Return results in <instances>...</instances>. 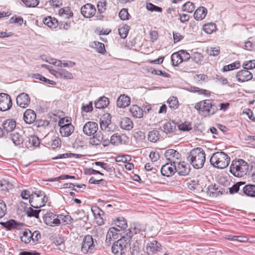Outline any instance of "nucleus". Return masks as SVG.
I'll use <instances>...</instances> for the list:
<instances>
[{
    "label": "nucleus",
    "instance_id": "f257e3e1",
    "mask_svg": "<svg viewBox=\"0 0 255 255\" xmlns=\"http://www.w3.org/2000/svg\"><path fill=\"white\" fill-rule=\"evenodd\" d=\"M206 160V154L204 150L201 147L192 149L187 156V160L194 168H201Z\"/></svg>",
    "mask_w": 255,
    "mask_h": 255
},
{
    "label": "nucleus",
    "instance_id": "f03ea898",
    "mask_svg": "<svg viewBox=\"0 0 255 255\" xmlns=\"http://www.w3.org/2000/svg\"><path fill=\"white\" fill-rule=\"evenodd\" d=\"M210 162L213 167L218 169H224L229 164L230 158L223 151L216 152L211 156Z\"/></svg>",
    "mask_w": 255,
    "mask_h": 255
},
{
    "label": "nucleus",
    "instance_id": "7ed1b4c3",
    "mask_svg": "<svg viewBox=\"0 0 255 255\" xmlns=\"http://www.w3.org/2000/svg\"><path fill=\"white\" fill-rule=\"evenodd\" d=\"M249 169L248 163L243 159L234 160L230 166V172L238 177L246 175Z\"/></svg>",
    "mask_w": 255,
    "mask_h": 255
},
{
    "label": "nucleus",
    "instance_id": "20e7f679",
    "mask_svg": "<svg viewBox=\"0 0 255 255\" xmlns=\"http://www.w3.org/2000/svg\"><path fill=\"white\" fill-rule=\"evenodd\" d=\"M48 198L45 193L42 191L32 192L29 203L33 208H39L44 206Z\"/></svg>",
    "mask_w": 255,
    "mask_h": 255
},
{
    "label": "nucleus",
    "instance_id": "39448f33",
    "mask_svg": "<svg viewBox=\"0 0 255 255\" xmlns=\"http://www.w3.org/2000/svg\"><path fill=\"white\" fill-rule=\"evenodd\" d=\"M194 108L197 111H201L209 116L214 115L218 111V108L210 100H205L197 103Z\"/></svg>",
    "mask_w": 255,
    "mask_h": 255
},
{
    "label": "nucleus",
    "instance_id": "423d86ee",
    "mask_svg": "<svg viewBox=\"0 0 255 255\" xmlns=\"http://www.w3.org/2000/svg\"><path fill=\"white\" fill-rule=\"evenodd\" d=\"M129 246L128 241L126 240L125 237L123 236L113 244L112 251L115 255H125Z\"/></svg>",
    "mask_w": 255,
    "mask_h": 255
},
{
    "label": "nucleus",
    "instance_id": "0eeeda50",
    "mask_svg": "<svg viewBox=\"0 0 255 255\" xmlns=\"http://www.w3.org/2000/svg\"><path fill=\"white\" fill-rule=\"evenodd\" d=\"M12 105L10 96L5 93L0 94V111H6L10 109Z\"/></svg>",
    "mask_w": 255,
    "mask_h": 255
},
{
    "label": "nucleus",
    "instance_id": "6e6552de",
    "mask_svg": "<svg viewBox=\"0 0 255 255\" xmlns=\"http://www.w3.org/2000/svg\"><path fill=\"white\" fill-rule=\"evenodd\" d=\"M176 171L175 162L166 163L163 165L160 172L163 176L169 177L173 175Z\"/></svg>",
    "mask_w": 255,
    "mask_h": 255
},
{
    "label": "nucleus",
    "instance_id": "1a4fd4ad",
    "mask_svg": "<svg viewBox=\"0 0 255 255\" xmlns=\"http://www.w3.org/2000/svg\"><path fill=\"white\" fill-rule=\"evenodd\" d=\"M45 224L50 226H55L60 224V219L58 215L54 214L52 213H48L45 214L43 218Z\"/></svg>",
    "mask_w": 255,
    "mask_h": 255
},
{
    "label": "nucleus",
    "instance_id": "9d476101",
    "mask_svg": "<svg viewBox=\"0 0 255 255\" xmlns=\"http://www.w3.org/2000/svg\"><path fill=\"white\" fill-rule=\"evenodd\" d=\"M95 247L93 239L91 236L87 235L85 237L81 247V251L84 254H87L92 251Z\"/></svg>",
    "mask_w": 255,
    "mask_h": 255
},
{
    "label": "nucleus",
    "instance_id": "9b49d317",
    "mask_svg": "<svg viewBox=\"0 0 255 255\" xmlns=\"http://www.w3.org/2000/svg\"><path fill=\"white\" fill-rule=\"evenodd\" d=\"M98 129L97 123L94 122H87L83 128V131L84 134L90 136L96 133Z\"/></svg>",
    "mask_w": 255,
    "mask_h": 255
},
{
    "label": "nucleus",
    "instance_id": "f8f14e48",
    "mask_svg": "<svg viewBox=\"0 0 255 255\" xmlns=\"http://www.w3.org/2000/svg\"><path fill=\"white\" fill-rule=\"evenodd\" d=\"M16 102L19 107L26 108L30 104V98L27 94L21 93L17 96Z\"/></svg>",
    "mask_w": 255,
    "mask_h": 255
},
{
    "label": "nucleus",
    "instance_id": "ddd939ff",
    "mask_svg": "<svg viewBox=\"0 0 255 255\" xmlns=\"http://www.w3.org/2000/svg\"><path fill=\"white\" fill-rule=\"evenodd\" d=\"M96 11V8L91 3H87L81 8V14L86 18L92 17L95 14Z\"/></svg>",
    "mask_w": 255,
    "mask_h": 255
},
{
    "label": "nucleus",
    "instance_id": "4468645a",
    "mask_svg": "<svg viewBox=\"0 0 255 255\" xmlns=\"http://www.w3.org/2000/svg\"><path fill=\"white\" fill-rule=\"evenodd\" d=\"M236 77L239 82H245L253 79V75L250 71L244 69L237 72Z\"/></svg>",
    "mask_w": 255,
    "mask_h": 255
},
{
    "label": "nucleus",
    "instance_id": "2eb2a0df",
    "mask_svg": "<svg viewBox=\"0 0 255 255\" xmlns=\"http://www.w3.org/2000/svg\"><path fill=\"white\" fill-rule=\"evenodd\" d=\"M160 244L153 238L149 239L146 243V250L148 254L154 253L158 251L160 248Z\"/></svg>",
    "mask_w": 255,
    "mask_h": 255
},
{
    "label": "nucleus",
    "instance_id": "dca6fc26",
    "mask_svg": "<svg viewBox=\"0 0 255 255\" xmlns=\"http://www.w3.org/2000/svg\"><path fill=\"white\" fill-rule=\"evenodd\" d=\"M51 73L57 78L71 79L73 78L72 74L64 69H58L57 70L49 69Z\"/></svg>",
    "mask_w": 255,
    "mask_h": 255
},
{
    "label": "nucleus",
    "instance_id": "f3484780",
    "mask_svg": "<svg viewBox=\"0 0 255 255\" xmlns=\"http://www.w3.org/2000/svg\"><path fill=\"white\" fill-rule=\"evenodd\" d=\"M4 133L12 131L16 127V122L12 119H7L2 124Z\"/></svg>",
    "mask_w": 255,
    "mask_h": 255
},
{
    "label": "nucleus",
    "instance_id": "a211bd4d",
    "mask_svg": "<svg viewBox=\"0 0 255 255\" xmlns=\"http://www.w3.org/2000/svg\"><path fill=\"white\" fill-rule=\"evenodd\" d=\"M36 115L34 111L27 109L23 114V120L28 124L33 123L36 119Z\"/></svg>",
    "mask_w": 255,
    "mask_h": 255
},
{
    "label": "nucleus",
    "instance_id": "6ab92c4d",
    "mask_svg": "<svg viewBox=\"0 0 255 255\" xmlns=\"http://www.w3.org/2000/svg\"><path fill=\"white\" fill-rule=\"evenodd\" d=\"M74 129L75 128L71 123L69 124H67L66 126H63L62 128H60L59 132L62 136L68 137L72 134Z\"/></svg>",
    "mask_w": 255,
    "mask_h": 255
},
{
    "label": "nucleus",
    "instance_id": "aec40b11",
    "mask_svg": "<svg viewBox=\"0 0 255 255\" xmlns=\"http://www.w3.org/2000/svg\"><path fill=\"white\" fill-rule=\"evenodd\" d=\"M130 98L125 94L121 95L117 101V105L119 108H126L129 105Z\"/></svg>",
    "mask_w": 255,
    "mask_h": 255
},
{
    "label": "nucleus",
    "instance_id": "412c9836",
    "mask_svg": "<svg viewBox=\"0 0 255 255\" xmlns=\"http://www.w3.org/2000/svg\"><path fill=\"white\" fill-rule=\"evenodd\" d=\"M207 193L210 197H216L219 194H223V190L221 187H216L215 186L210 185L208 187Z\"/></svg>",
    "mask_w": 255,
    "mask_h": 255
},
{
    "label": "nucleus",
    "instance_id": "4be33fe9",
    "mask_svg": "<svg viewBox=\"0 0 255 255\" xmlns=\"http://www.w3.org/2000/svg\"><path fill=\"white\" fill-rule=\"evenodd\" d=\"M92 211L97 219V223L101 225L104 224L102 216L104 215V212L98 207H93L91 208Z\"/></svg>",
    "mask_w": 255,
    "mask_h": 255
},
{
    "label": "nucleus",
    "instance_id": "5701e85b",
    "mask_svg": "<svg viewBox=\"0 0 255 255\" xmlns=\"http://www.w3.org/2000/svg\"><path fill=\"white\" fill-rule=\"evenodd\" d=\"M207 13V9L204 6H200L195 11L194 17L197 20L204 19Z\"/></svg>",
    "mask_w": 255,
    "mask_h": 255
},
{
    "label": "nucleus",
    "instance_id": "b1692460",
    "mask_svg": "<svg viewBox=\"0 0 255 255\" xmlns=\"http://www.w3.org/2000/svg\"><path fill=\"white\" fill-rule=\"evenodd\" d=\"M120 126L122 128L129 130L133 128V123L129 118L124 117L121 119Z\"/></svg>",
    "mask_w": 255,
    "mask_h": 255
},
{
    "label": "nucleus",
    "instance_id": "393cba45",
    "mask_svg": "<svg viewBox=\"0 0 255 255\" xmlns=\"http://www.w3.org/2000/svg\"><path fill=\"white\" fill-rule=\"evenodd\" d=\"M10 138L15 145H19L23 143L24 141L23 136L19 132L14 131L10 134Z\"/></svg>",
    "mask_w": 255,
    "mask_h": 255
},
{
    "label": "nucleus",
    "instance_id": "a878e982",
    "mask_svg": "<svg viewBox=\"0 0 255 255\" xmlns=\"http://www.w3.org/2000/svg\"><path fill=\"white\" fill-rule=\"evenodd\" d=\"M130 112L135 118H141L143 116V110L137 105H133L130 108Z\"/></svg>",
    "mask_w": 255,
    "mask_h": 255
},
{
    "label": "nucleus",
    "instance_id": "bb28decb",
    "mask_svg": "<svg viewBox=\"0 0 255 255\" xmlns=\"http://www.w3.org/2000/svg\"><path fill=\"white\" fill-rule=\"evenodd\" d=\"M109 104V99L103 97L100 98L98 100L95 101V107L96 108L101 109L106 108Z\"/></svg>",
    "mask_w": 255,
    "mask_h": 255
},
{
    "label": "nucleus",
    "instance_id": "cd10ccee",
    "mask_svg": "<svg viewBox=\"0 0 255 255\" xmlns=\"http://www.w3.org/2000/svg\"><path fill=\"white\" fill-rule=\"evenodd\" d=\"M176 127L174 122H166L163 125V131L166 134L172 133L176 129Z\"/></svg>",
    "mask_w": 255,
    "mask_h": 255
},
{
    "label": "nucleus",
    "instance_id": "c85d7f7f",
    "mask_svg": "<svg viewBox=\"0 0 255 255\" xmlns=\"http://www.w3.org/2000/svg\"><path fill=\"white\" fill-rule=\"evenodd\" d=\"M243 192L248 196L255 197V185L249 184L246 185L243 189Z\"/></svg>",
    "mask_w": 255,
    "mask_h": 255
},
{
    "label": "nucleus",
    "instance_id": "c756f323",
    "mask_svg": "<svg viewBox=\"0 0 255 255\" xmlns=\"http://www.w3.org/2000/svg\"><path fill=\"white\" fill-rule=\"evenodd\" d=\"M13 188V185L9 181L5 179L0 180V190L1 191H8Z\"/></svg>",
    "mask_w": 255,
    "mask_h": 255
},
{
    "label": "nucleus",
    "instance_id": "7c9ffc66",
    "mask_svg": "<svg viewBox=\"0 0 255 255\" xmlns=\"http://www.w3.org/2000/svg\"><path fill=\"white\" fill-rule=\"evenodd\" d=\"M31 231L28 229H25L22 233V235L21 236L20 239L22 242L25 244L30 243L32 241Z\"/></svg>",
    "mask_w": 255,
    "mask_h": 255
},
{
    "label": "nucleus",
    "instance_id": "2f4dec72",
    "mask_svg": "<svg viewBox=\"0 0 255 255\" xmlns=\"http://www.w3.org/2000/svg\"><path fill=\"white\" fill-rule=\"evenodd\" d=\"M115 224L119 232L125 230L127 227V221L123 217L118 218L115 221Z\"/></svg>",
    "mask_w": 255,
    "mask_h": 255
},
{
    "label": "nucleus",
    "instance_id": "473e14b6",
    "mask_svg": "<svg viewBox=\"0 0 255 255\" xmlns=\"http://www.w3.org/2000/svg\"><path fill=\"white\" fill-rule=\"evenodd\" d=\"M43 22L50 28H55L57 25V20L50 16L45 17L43 20Z\"/></svg>",
    "mask_w": 255,
    "mask_h": 255
},
{
    "label": "nucleus",
    "instance_id": "72a5a7b5",
    "mask_svg": "<svg viewBox=\"0 0 255 255\" xmlns=\"http://www.w3.org/2000/svg\"><path fill=\"white\" fill-rule=\"evenodd\" d=\"M191 59L197 64H202L204 61V56L202 53L194 52L191 55Z\"/></svg>",
    "mask_w": 255,
    "mask_h": 255
},
{
    "label": "nucleus",
    "instance_id": "f704fd0d",
    "mask_svg": "<svg viewBox=\"0 0 255 255\" xmlns=\"http://www.w3.org/2000/svg\"><path fill=\"white\" fill-rule=\"evenodd\" d=\"M111 121L109 120H102L101 119L100 121V128L101 129L103 130V133H107L110 131L111 128L109 127V125H110Z\"/></svg>",
    "mask_w": 255,
    "mask_h": 255
},
{
    "label": "nucleus",
    "instance_id": "c9c22d12",
    "mask_svg": "<svg viewBox=\"0 0 255 255\" xmlns=\"http://www.w3.org/2000/svg\"><path fill=\"white\" fill-rule=\"evenodd\" d=\"M181 58V57L180 54H179V52L174 53L171 55L172 65L174 66H178L179 64L182 62V60Z\"/></svg>",
    "mask_w": 255,
    "mask_h": 255
},
{
    "label": "nucleus",
    "instance_id": "e433bc0d",
    "mask_svg": "<svg viewBox=\"0 0 255 255\" xmlns=\"http://www.w3.org/2000/svg\"><path fill=\"white\" fill-rule=\"evenodd\" d=\"M92 46L96 48L97 51L102 54H104L106 52L105 45L102 43L94 41L93 42Z\"/></svg>",
    "mask_w": 255,
    "mask_h": 255
},
{
    "label": "nucleus",
    "instance_id": "4c0bfd02",
    "mask_svg": "<svg viewBox=\"0 0 255 255\" xmlns=\"http://www.w3.org/2000/svg\"><path fill=\"white\" fill-rule=\"evenodd\" d=\"M216 29V25L213 23H208L203 25V29L207 33L211 34Z\"/></svg>",
    "mask_w": 255,
    "mask_h": 255
},
{
    "label": "nucleus",
    "instance_id": "58836bf2",
    "mask_svg": "<svg viewBox=\"0 0 255 255\" xmlns=\"http://www.w3.org/2000/svg\"><path fill=\"white\" fill-rule=\"evenodd\" d=\"M159 131L157 130H153L148 133V140L151 142H155L159 139Z\"/></svg>",
    "mask_w": 255,
    "mask_h": 255
},
{
    "label": "nucleus",
    "instance_id": "ea45409f",
    "mask_svg": "<svg viewBox=\"0 0 255 255\" xmlns=\"http://www.w3.org/2000/svg\"><path fill=\"white\" fill-rule=\"evenodd\" d=\"M194 4L190 1H187L182 6V10L187 12L191 13L195 9Z\"/></svg>",
    "mask_w": 255,
    "mask_h": 255
},
{
    "label": "nucleus",
    "instance_id": "a19ab883",
    "mask_svg": "<svg viewBox=\"0 0 255 255\" xmlns=\"http://www.w3.org/2000/svg\"><path fill=\"white\" fill-rule=\"evenodd\" d=\"M207 53L210 56H216L220 52V48L219 46L215 47H208L206 50Z\"/></svg>",
    "mask_w": 255,
    "mask_h": 255
},
{
    "label": "nucleus",
    "instance_id": "79ce46f5",
    "mask_svg": "<svg viewBox=\"0 0 255 255\" xmlns=\"http://www.w3.org/2000/svg\"><path fill=\"white\" fill-rule=\"evenodd\" d=\"M103 132H98L95 135H94L101 143L104 142V145H106L110 142L108 138H106Z\"/></svg>",
    "mask_w": 255,
    "mask_h": 255
},
{
    "label": "nucleus",
    "instance_id": "37998d69",
    "mask_svg": "<svg viewBox=\"0 0 255 255\" xmlns=\"http://www.w3.org/2000/svg\"><path fill=\"white\" fill-rule=\"evenodd\" d=\"M41 210H34L32 207L28 208L26 210V213L28 217H34L36 218H39V213Z\"/></svg>",
    "mask_w": 255,
    "mask_h": 255
},
{
    "label": "nucleus",
    "instance_id": "c03bdc74",
    "mask_svg": "<svg viewBox=\"0 0 255 255\" xmlns=\"http://www.w3.org/2000/svg\"><path fill=\"white\" fill-rule=\"evenodd\" d=\"M129 30V26L124 25L119 29V33L121 38H126L127 37Z\"/></svg>",
    "mask_w": 255,
    "mask_h": 255
},
{
    "label": "nucleus",
    "instance_id": "a18cd8bd",
    "mask_svg": "<svg viewBox=\"0 0 255 255\" xmlns=\"http://www.w3.org/2000/svg\"><path fill=\"white\" fill-rule=\"evenodd\" d=\"M167 103L169 107L171 109H176L178 107V101L175 97H170L167 101Z\"/></svg>",
    "mask_w": 255,
    "mask_h": 255
},
{
    "label": "nucleus",
    "instance_id": "49530a36",
    "mask_svg": "<svg viewBox=\"0 0 255 255\" xmlns=\"http://www.w3.org/2000/svg\"><path fill=\"white\" fill-rule=\"evenodd\" d=\"M67 179H75V177L74 176L64 174L54 178H49L47 179V181L49 182H54L58 181L59 180H65Z\"/></svg>",
    "mask_w": 255,
    "mask_h": 255
},
{
    "label": "nucleus",
    "instance_id": "de8ad7c7",
    "mask_svg": "<svg viewBox=\"0 0 255 255\" xmlns=\"http://www.w3.org/2000/svg\"><path fill=\"white\" fill-rule=\"evenodd\" d=\"M107 1L106 0H100L98 2V11L100 13H103L106 9Z\"/></svg>",
    "mask_w": 255,
    "mask_h": 255
},
{
    "label": "nucleus",
    "instance_id": "09e8293b",
    "mask_svg": "<svg viewBox=\"0 0 255 255\" xmlns=\"http://www.w3.org/2000/svg\"><path fill=\"white\" fill-rule=\"evenodd\" d=\"M179 153L175 150L173 149H168L165 152V156L168 159L171 160V157H176V158Z\"/></svg>",
    "mask_w": 255,
    "mask_h": 255
},
{
    "label": "nucleus",
    "instance_id": "8fccbe9b",
    "mask_svg": "<svg viewBox=\"0 0 255 255\" xmlns=\"http://www.w3.org/2000/svg\"><path fill=\"white\" fill-rule=\"evenodd\" d=\"M240 66L239 62H234L228 65H225L223 68V72H227L235 69L238 68Z\"/></svg>",
    "mask_w": 255,
    "mask_h": 255
},
{
    "label": "nucleus",
    "instance_id": "3c124183",
    "mask_svg": "<svg viewBox=\"0 0 255 255\" xmlns=\"http://www.w3.org/2000/svg\"><path fill=\"white\" fill-rule=\"evenodd\" d=\"M60 143L61 139H60V138L56 136H53L51 138V141L50 145L53 149H55L58 147V146L60 145Z\"/></svg>",
    "mask_w": 255,
    "mask_h": 255
},
{
    "label": "nucleus",
    "instance_id": "603ef678",
    "mask_svg": "<svg viewBox=\"0 0 255 255\" xmlns=\"http://www.w3.org/2000/svg\"><path fill=\"white\" fill-rule=\"evenodd\" d=\"M60 13L62 15H65V17L69 18L73 16V13L69 7H65L60 10Z\"/></svg>",
    "mask_w": 255,
    "mask_h": 255
},
{
    "label": "nucleus",
    "instance_id": "864d4df0",
    "mask_svg": "<svg viewBox=\"0 0 255 255\" xmlns=\"http://www.w3.org/2000/svg\"><path fill=\"white\" fill-rule=\"evenodd\" d=\"M93 165H95L97 166H100L101 168L108 171L109 172H111L113 171L112 168L110 167L109 165L106 163L100 162V161H96L93 163Z\"/></svg>",
    "mask_w": 255,
    "mask_h": 255
},
{
    "label": "nucleus",
    "instance_id": "5fc2aeb1",
    "mask_svg": "<svg viewBox=\"0 0 255 255\" xmlns=\"http://www.w3.org/2000/svg\"><path fill=\"white\" fill-rule=\"evenodd\" d=\"M59 219H60V223H62L64 225L69 224L71 223L72 218L69 215H58Z\"/></svg>",
    "mask_w": 255,
    "mask_h": 255
},
{
    "label": "nucleus",
    "instance_id": "6e6d98bb",
    "mask_svg": "<svg viewBox=\"0 0 255 255\" xmlns=\"http://www.w3.org/2000/svg\"><path fill=\"white\" fill-rule=\"evenodd\" d=\"M119 16L121 20H125L129 19L130 16L128 13V9L123 8L119 12Z\"/></svg>",
    "mask_w": 255,
    "mask_h": 255
},
{
    "label": "nucleus",
    "instance_id": "4d7b16f0",
    "mask_svg": "<svg viewBox=\"0 0 255 255\" xmlns=\"http://www.w3.org/2000/svg\"><path fill=\"white\" fill-rule=\"evenodd\" d=\"M82 156L81 154H76L74 153H66L64 154H61L59 155L58 156L53 158L54 159H60V158H65L67 157H71L72 156H76L77 158L80 157Z\"/></svg>",
    "mask_w": 255,
    "mask_h": 255
},
{
    "label": "nucleus",
    "instance_id": "13d9d810",
    "mask_svg": "<svg viewBox=\"0 0 255 255\" xmlns=\"http://www.w3.org/2000/svg\"><path fill=\"white\" fill-rule=\"evenodd\" d=\"M27 7H35L39 3L38 0H21Z\"/></svg>",
    "mask_w": 255,
    "mask_h": 255
},
{
    "label": "nucleus",
    "instance_id": "bf43d9fd",
    "mask_svg": "<svg viewBox=\"0 0 255 255\" xmlns=\"http://www.w3.org/2000/svg\"><path fill=\"white\" fill-rule=\"evenodd\" d=\"M179 54H180L181 56V58L183 61H187L189 60L190 58H191V56H190V54L186 52L184 50H181L178 51Z\"/></svg>",
    "mask_w": 255,
    "mask_h": 255
},
{
    "label": "nucleus",
    "instance_id": "052dcab7",
    "mask_svg": "<svg viewBox=\"0 0 255 255\" xmlns=\"http://www.w3.org/2000/svg\"><path fill=\"white\" fill-rule=\"evenodd\" d=\"M146 8L151 11L161 12L162 8L153 4L151 3H148L146 5Z\"/></svg>",
    "mask_w": 255,
    "mask_h": 255
},
{
    "label": "nucleus",
    "instance_id": "680f3d73",
    "mask_svg": "<svg viewBox=\"0 0 255 255\" xmlns=\"http://www.w3.org/2000/svg\"><path fill=\"white\" fill-rule=\"evenodd\" d=\"M243 66L244 68L248 70V69H253L255 68V60H250L243 64Z\"/></svg>",
    "mask_w": 255,
    "mask_h": 255
},
{
    "label": "nucleus",
    "instance_id": "e2e57ef3",
    "mask_svg": "<svg viewBox=\"0 0 255 255\" xmlns=\"http://www.w3.org/2000/svg\"><path fill=\"white\" fill-rule=\"evenodd\" d=\"M121 141V137L118 133L114 134L111 136L110 142L113 144H117Z\"/></svg>",
    "mask_w": 255,
    "mask_h": 255
},
{
    "label": "nucleus",
    "instance_id": "0e129e2a",
    "mask_svg": "<svg viewBox=\"0 0 255 255\" xmlns=\"http://www.w3.org/2000/svg\"><path fill=\"white\" fill-rule=\"evenodd\" d=\"M6 212V206L5 203L1 200H0V218H2Z\"/></svg>",
    "mask_w": 255,
    "mask_h": 255
},
{
    "label": "nucleus",
    "instance_id": "69168bd1",
    "mask_svg": "<svg viewBox=\"0 0 255 255\" xmlns=\"http://www.w3.org/2000/svg\"><path fill=\"white\" fill-rule=\"evenodd\" d=\"M29 142L33 146H37L40 144V141L38 137L31 136L29 138Z\"/></svg>",
    "mask_w": 255,
    "mask_h": 255
},
{
    "label": "nucleus",
    "instance_id": "338daca9",
    "mask_svg": "<svg viewBox=\"0 0 255 255\" xmlns=\"http://www.w3.org/2000/svg\"><path fill=\"white\" fill-rule=\"evenodd\" d=\"M243 184V183L242 182H238L236 183L232 187L229 188L230 193L231 194H234L238 192L240 189V185Z\"/></svg>",
    "mask_w": 255,
    "mask_h": 255
},
{
    "label": "nucleus",
    "instance_id": "774afa93",
    "mask_svg": "<svg viewBox=\"0 0 255 255\" xmlns=\"http://www.w3.org/2000/svg\"><path fill=\"white\" fill-rule=\"evenodd\" d=\"M31 235L32 236V237H31L32 241L33 243H36L41 239V234L38 231H35L33 233L31 232Z\"/></svg>",
    "mask_w": 255,
    "mask_h": 255
}]
</instances>
